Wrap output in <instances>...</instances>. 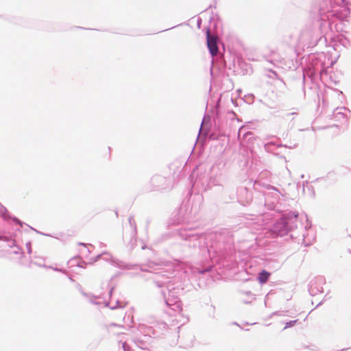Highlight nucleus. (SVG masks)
Here are the masks:
<instances>
[{
  "label": "nucleus",
  "instance_id": "nucleus-1",
  "mask_svg": "<svg viewBox=\"0 0 351 351\" xmlns=\"http://www.w3.org/2000/svg\"><path fill=\"white\" fill-rule=\"evenodd\" d=\"M206 37L207 46L210 53L213 56H215L218 53L217 37L211 36L209 29H208L206 31Z\"/></svg>",
  "mask_w": 351,
  "mask_h": 351
},
{
  "label": "nucleus",
  "instance_id": "nucleus-3",
  "mask_svg": "<svg viewBox=\"0 0 351 351\" xmlns=\"http://www.w3.org/2000/svg\"><path fill=\"white\" fill-rule=\"evenodd\" d=\"M297 322V320H292L286 324L285 328L294 326Z\"/></svg>",
  "mask_w": 351,
  "mask_h": 351
},
{
  "label": "nucleus",
  "instance_id": "nucleus-2",
  "mask_svg": "<svg viewBox=\"0 0 351 351\" xmlns=\"http://www.w3.org/2000/svg\"><path fill=\"white\" fill-rule=\"evenodd\" d=\"M271 274L265 270H263L261 273H259L258 276V281L261 284H265L268 280Z\"/></svg>",
  "mask_w": 351,
  "mask_h": 351
}]
</instances>
